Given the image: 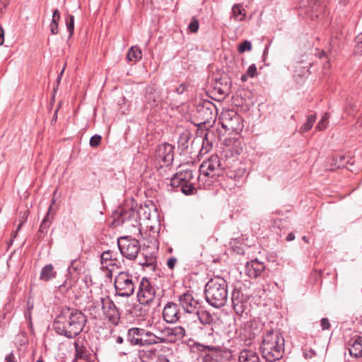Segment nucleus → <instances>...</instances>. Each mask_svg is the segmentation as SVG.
Listing matches in <instances>:
<instances>
[{
    "instance_id": "4d7b16f0",
    "label": "nucleus",
    "mask_w": 362,
    "mask_h": 362,
    "mask_svg": "<svg viewBox=\"0 0 362 362\" xmlns=\"http://www.w3.org/2000/svg\"><path fill=\"white\" fill-rule=\"evenodd\" d=\"M27 305H28V311L25 313V315L26 317H29L30 319V310L33 309V305H30L29 302L28 303Z\"/></svg>"
},
{
    "instance_id": "680f3d73",
    "label": "nucleus",
    "mask_w": 362,
    "mask_h": 362,
    "mask_svg": "<svg viewBox=\"0 0 362 362\" xmlns=\"http://www.w3.org/2000/svg\"><path fill=\"white\" fill-rule=\"evenodd\" d=\"M116 342L117 344H122L124 342V339L123 337H120V336H118L116 339Z\"/></svg>"
},
{
    "instance_id": "c756f323",
    "label": "nucleus",
    "mask_w": 362,
    "mask_h": 362,
    "mask_svg": "<svg viewBox=\"0 0 362 362\" xmlns=\"http://www.w3.org/2000/svg\"><path fill=\"white\" fill-rule=\"evenodd\" d=\"M156 329V332H151V336L153 337L151 338L152 345L159 344V343H165V341H163V339H165L164 328L162 329H160L159 327H157Z\"/></svg>"
},
{
    "instance_id": "7ed1b4c3",
    "label": "nucleus",
    "mask_w": 362,
    "mask_h": 362,
    "mask_svg": "<svg viewBox=\"0 0 362 362\" xmlns=\"http://www.w3.org/2000/svg\"><path fill=\"white\" fill-rule=\"evenodd\" d=\"M206 300L212 307L219 308L224 306L228 299L226 280L220 276L211 278L205 286Z\"/></svg>"
},
{
    "instance_id": "6ab92c4d",
    "label": "nucleus",
    "mask_w": 362,
    "mask_h": 362,
    "mask_svg": "<svg viewBox=\"0 0 362 362\" xmlns=\"http://www.w3.org/2000/svg\"><path fill=\"white\" fill-rule=\"evenodd\" d=\"M191 320L194 322L199 321L204 325H210L215 322L214 316L209 311L201 309V308H199Z\"/></svg>"
},
{
    "instance_id": "423d86ee",
    "label": "nucleus",
    "mask_w": 362,
    "mask_h": 362,
    "mask_svg": "<svg viewBox=\"0 0 362 362\" xmlns=\"http://www.w3.org/2000/svg\"><path fill=\"white\" fill-rule=\"evenodd\" d=\"M226 165L221 161L217 155H212L204 161L199 167L201 175L206 177H218L223 175Z\"/></svg>"
},
{
    "instance_id": "5701e85b",
    "label": "nucleus",
    "mask_w": 362,
    "mask_h": 362,
    "mask_svg": "<svg viewBox=\"0 0 362 362\" xmlns=\"http://www.w3.org/2000/svg\"><path fill=\"white\" fill-rule=\"evenodd\" d=\"M51 207L52 206H50L49 208V211H50ZM49 211L47 212V215L42 220V222L41 223L40 228L37 231V236L39 238H42L44 237L51 224V221L49 218Z\"/></svg>"
},
{
    "instance_id": "a19ab883",
    "label": "nucleus",
    "mask_w": 362,
    "mask_h": 362,
    "mask_svg": "<svg viewBox=\"0 0 362 362\" xmlns=\"http://www.w3.org/2000/svg\"><path fill=\"white\" fill-rule=\"evenodd\" d=\"M199 21L195 18H193L188 25V28L192 33H197L199 30Z\"/></svg>"
},
{
    "instance_id": "e2e57ef3",
    "label": "nucleus",
    "mask_w": 362,
    "mask_h": 362,
    "mask_svg": "<svg viewBox=\"0 0 362 362\" xmlns=\"http://www.w3.org/2000/svg\"><path fill=\"white\" fill-rule=\"evenodd\" d=\"M248 76H248L247 74L242 75V76H241V81H246L247 80V77H248Z\"/></svg>"
},
{
    "instance_id": "9d476101",
    "label": "nucleus",
    "mask_w": 362,
    "mask_h": 362,
    "mask_svg": "<svg viewBox=\"0 0 362 362\" xmlns=\"http://www.w3.org/2000/svg\"><path fill=\"white\" fill-rule=\"evenodd\" d=\"M197 117L200 120L201 124H210L215 122L217 109L213 103L204 100L197 105Z\"/></svg>"
},
{
    "instance_id": "7c9ffc66",
    "label": "nucleus",
    "mask_w": 362,
    "mask_h": 362,
    "mask_svg": "<svg viewBox=\"0 0 362 362\" xmlns=\"http://www.w3.org/2000/svg\"><path fill=\"white\" fill-rule=\"evenodd\" d=\"M173 343L182 339L185 336V329L180 326L171 328Z\"/></svg>"
},
{
    "instance_id": "b1692460",
    "label": "nucleus",
    "mask_w": 362,
    "mask_h": 362,
    "mask_svg": "<svg viewBox=\"0 0 362 362\" xmlns=\"http://www.w3.org/2000/svg\"><path fill=\"white\" fill-rule=\"evenodd\" d=\"M146 100L151 106H158V94L153 88H150L146 94Z\"/></svg>"
},
{
    "instance_id": "c9c22d12",
    "label": "nucleus",
    "mask_w": 362,
    "mask_h": 362,
    "mask_svg": "<svg viewBox=\"0 0 362 362\" xmlns=\"http://www.w3.org/2000/svg\"><path fill=\"white\" fill-rule=\"evenodd\" d=\"M328 119H329L328 114L325 113L322 115V118L320 119V122H318L316 128L320 131L325 130L327 128V124H328Z\"/></svg>"
},
{
    "instance_id": "49530a36",
    "label": "nucleus",
    "mask_w": 362,
    "mask_h": 362,
    "mask_svg": "<svg viewBox=\"0 0 362 362\" xmlns=\"http://www.w3.org/2000/svg\"><path fill=\"white\" fill-rule=\"evenodd\" d=\"M320 325L322 330H326L329 329L330 324L329 320L327 318H322L320 321Z\"/></svg>"
},
{
    "instance_id": "0eeeda50",
    "label": "nucleus",
    "mask_w": 362,
    "mask_h": 362,
    "mask_svg": "<svg viewBox=\"0 0 362 362\" xmlns=\"http://www.w3.org/2000/svg\"><path fill=\"white\" fill-rule=\"evenodd\" d=\"M151 332L144 328L132 327L127 333V341L132 346H148L152 345Z\"/></svg>"
},
{
    "instance_id": "c85d7f7f",
    "label": "nucleus",
    "mask_w": 362,
    "mask_h": 362,
    "mask_svg": "<svg viewBox=\"0 0 362 362\" xmlns=\"http://www.w3.org/2000/svg\"><path fill=\"white\" fill-rule=\"evenodd\" d=\"M156 356V350H141L139 351V357L142 362H150Z\"/></svg>"
},
{
    "instance_id": "6e6d98bb",
    "label": "nucleus",
    "mask_w": 362,
    "mask_h": 362,
    "mask_svg": "<svg viewBox=\"0 0 362 362\" xmlns=\"http://www.w3.org/2000/svg\"><path fill=\"white\" fill-rule=\"evenodd\" d=\"M4 42V30L1 27L0 28V45H2Z\"/></svg>"
},
{
    "instance_id": "a211bd4d",
    "label": "nucleus",
    "mask_w": 362,
    "mask_h": 362,
    "mask_svg": "<svg viewBox=\"0 0 362 362\" xmlns=\"http://www.w3.org/2000/svg\"><path fill=\"white\" fill-rule=\"evenodd\" d=\"M100 258L102 269H105L106 272H114L119 269V267L117 265V260L112 258V254L110 250L102 253Z\"/></svg>"
},
{
    "instance_id": "f704fd0d",
    "label": "nucleus",
    "mask_w": 362,
    "mask_h": 362,
    "mask_svg": "<svg viewBox=\"0 0 362 362\" xmlns=\"http://www.w3.org/2000/svg\"><path fill=\"white\" fill-rule=\"evenodd\" d=\"M203 362H223V361L221 356L218 354L214 353L206 354L203 358Z\"/></svg>"
},
{
    "instance_id": "f3484780",
    "label": "nucleus",
    "mask_w": 362,
    "mask_h": 362,
    "mask_svg": "<svg viewBox=\"0 0 362 362\" xmlns=\"http://www.w3.org/2000/svg\"><path fill=\"white\" fill-rule=\"evenodd\" d=\"M163 317L168 323L177 322L180 317L177 305L174 303H168L163 310Z\"/></svg>"
},
{
    "instance_id": "4be33fe9",
    "label": "nucleus",
    "mask_w": 362,
    "mask_h": 362,
    "mask_svg": "<svg viewBox=\"0 0 362 362\" xmlns=\"http://www.w3.org/2000/svg\"><path fill=\"white\" fill-rule=\"evenodd\" d=\"M155 289L148 291H139L137 298L141 304L147 305L152 302L155 298Z\"/></svg>"
},
{
    "instance_id": "09e8293b",
    "label": "nucleus",
    "mask_w": 362,
    "mask_h": 362,
    "mask_svg": "<svg viewBox=\"0 0 362 362\" xmlns=\"http://www.w3.org/2000/svg\"><path fill=\"white\" fill-rule=\"evenodd\" d=\"M314 356H315V351L313 349H305L303 351V356L306 359L312 358Z\"/></svg>"
},
{
    "instance_id": "69168bd1",
    "label": "nucleus",
    "mask_w": 362,
    "mask_h": 362,
    "mask_svg": "<svg viewBox=\"0 0 362 362\" xmlns=\"http://www.w3.org/2000/svg\"><path fill=\"white\" fill-rule=\"evenodd\" d=\"M205 347L209 350H213L214 349V347L212 346H206Z\"/></svg>"
},
{
    "instance_id": "de8ad7c7",
    "label": "nucleus",
    "mask_w": 362,
    "mask_h": 362,
    "mask_svg": "<svg viewBox=\"0 0 362 362\" xmlns=\"http://www.w3.org/2000/svg\"><path fill=\"white\" fill-rule=\"evenodd\" d=\"M94 304L95 303H93V305L90 307L89 310L90 314L93 315L95 318H97L98 316H99L100 312L99 309L96 305H94Z\"/></svg>"
},
{
    "instance_id": "e433bc0d",
    "label": "nucleus",
    "mask_w": 362,
    "mask_h": 362,
    "mask_svg": "<svg viewBox=\"0 0 362 362\" xmlns=\"http://www.w3.org/2000/svg\"><path fill=\"white\" fill-rule=\"evenodd\" d=\"M252 49V44L249 40H245L240 43L238 46V52L243 53L246 51H250Z\"/></svg>"
},
{
    "instance_id": "338daca9",
    "label": "nucleus",
    "mask_w": 362,
    "mask_h": 362,
    "mask_svg": "<svg viewBox=\"0 0 362 362\" xmlns=\"http://www.w3.org/2000/svg\"><path fill=\"white\" fill-rule=\"evenodd\" d=\"M303 240L305 242H306V243H308V238H307V237H306V236H303Z\"/></svg>"
},
{
    "instance_id": "603ef678",
    "label": "nucleus",
    "mask_w": 362,
    "mask_h": 362,
    "mask_svg": "<svg viewBox=\"0 0 362 362\" xmlns=\"http://www.w3.org/2000/svg\"><path fill=\"white\" fill-rule=\"evenodd\" d=\"M186 86L185 84H180L177 88H176V93L177 94H182L185 90Z\"/></svg>"
},
{
    "instance_id": "0e129e2a",
    "label": "nucleus",
    "mask_w": 362,
    "mask_h": 362,
    "mask_svg": "<svg viewBox=\"0 0 362 362\" xmlns=\"http://www.w3.org/2000/svg\"><path fill=\"white\" fill-rule=\"evenodd\" d=\"M23 223H24V221H22L19 223V225H18V228H17V230H20V228L22 227V226H23Z\"/></svg>"
},
{
    "instance_id": "f257e3e1",
    "label": "nucleus",
    "mask_w": 362,
    "mask_h": 362,
    "mask_svg": "<svg viewBox=\"0 0 362 362\" xmlns=\"http://www.w3.org/2000/svg\"><path fill=\"white\" fill-rule=\"evenodd\" d=\"M86 322V317L81 311L66 309L57 316L53 327L58 334L72 339L83 331Z\"/></svg>"
},
{
    "instance_id": "9b49d317",
    "label": "nucleus",
    "mask_w": 362,
    "mask_h": 362,
    "mask_svg": "<svg viewBox=\"0 0 362 362\" xmlns=\"http://www.w3.org/2000/svg\"><path fill=\"white\" fill-rule=\"evenodd\" d=\"M117 244L122 255L129 259L136 258L140 250L139 241L129 237H121Z\"/></svg>"
},
{
    "instance_id": "13d9d810",
    "label": "nucleus",
    "mask_w": 362,
    "mask_h": 362,
    "mask_svg": "<svg viewBox=\"0 0 362 362\" xmlns=\"http://www.w3.org/2000/svg\"><path fill=\"white\" fill-rule=\"evenodd\" d=\"M52 269L53 267L52 264H47L42 268L41 272H52Z\"/></svg>"
},
{
    "instance_id": "052dcab7",
    "label": "nucleus",
    "mask_w": 362,
    "mask_h": 362,
    "mask_svg": "<svg viewBox=\"0 0 362 362\" xmlns=\"http://www.w3.org/2000/svg\"><path fill=\"white\" fill-rule=\"evenodd\" d=\"M294 239H295V235L293 233H290L286 237L287 241H291V240H293Z\"/></svg>"
},
{
    "instance_id": "cd10ccee",
    "label": "nucleus",
    "mask_w": 362,
    "mask_h": 362,
    "mask_svg": "<svg viewBox=\"0 0 362 362\" xmlns=\"http://www.w3.org/2000/svg\"><path fill=\"white\" fill-rule=\"evenodd\" d=\"M233 17L237 21H243L245 16V9L240 4H235L232 8Z\"/></svg>"
},
{
    "instance_id": "473e14b6",
    "label": "nucleus",
    "mask_w": 362,
    "mask_h": 362,
    "mask_svg": "<svg viewBox=\"0 0 362 362\" xmlns=\"http://www.w3.org/2000/svg\"><path fill=\"white\" fill-rule=\"evenodd\" d=\"M213 136V133L211 132H208L205 134L204 137L203 139V144L202 149L200 150L201 153H206L211 148V143L209 141V136Z\"/></svg>"
},
{
    "instance_id": "6e6552de",
    "label": "nucleus",
    "mask_w": 362,
    "mask_h": 362,
    "mask_svg": "<svg viewBox=\"0 0 362 362\" xmlns=\"http://www.w3.org/2000/svg\"><path fill=\"white\" fill-rule=\"evenodd\" d=\"M97 304L98 306L101 305L103 313L109 322L113 325L119 324L121 313L110 296L100 298Z\"/></svg>"
},
{
    "instance_id": "20e7f679",
    "label": "nucleus",
    "mask_w": 362,
    "mask_h": 362,
    "mask_svg": "<svg viewBox=\"0 0 362 362\" xmlns=\"http://www.w3.org/2000/svg\"><path fill=\"white\" fill-rule=\"evenodd\" d=\"M250 297L240 290H234L232 293L233 308L235 313L234 317L235 325L240 327L250 319L251 308Z\"/></svg>"
},
{
    "instance_id": "72a5a7b5",
    "label": "nucleus",
    "mask_w": 362,
    "mask_h": 362,
    "mask_svg": "<svg viewBox=\"0 0 362 362\" xmlns=\"http://www.w3.org/2000/svg\"><path fill=\"white\" fill-rule=\"evenodd\" d=\"M316 120L315 115H310L307 118V122L300 127V132H306L309 131Z\"/></svg>"
},
{
    "instance_id": "f03ea898",
    "label": "nucleus",
    "mask_w": 362,
    "mask_h": 362,
    "mask_svg": "<svg viewBox=\"0 0 362 362\" xmlns=\"http://www.w3.org/2000/svg\"><path fill=\"white\" fill-rule=\"evenodd\" d=\"M285 340L277 330H267L262 337L260 351L267 361L275 362L283 358Z\"/></svg>"
},
{
    "instance_id": "a878e982",
    "label": "nucleus",
    "mask_w": 362,
    "mask_h": 362,
    "mask_svg": "<svg viewBox=\"0 0 362 362\" xmlns=\"http://www.w3.org/2000/svg\"><path fill=\"white\" fill-rule=\"evenodd\" d=\"M141 51L138 47H132L127 55V58L129 61H138L141 59Z\"/></svg>"
},
{
    "instance_id": "393cba45",
    "label": "nucleus",
    "mask_w": 362,
    "mask_h": 362,
    "mask_svg": "<svg viewBox=\"0 0 362 362\" xmlns=\"http://www.w3.org/2000/svg\"><path fill=\"white\" fill-rule=\"evenodd\" d=\"M265 267L262 262H259L257 259L252 260L250 262H247L246 269L249 272H263Z\"/></svg>"
},
{
    "instance_id": "a18cd8bd",
    "label": "nucleus",
    "mask_w": 362,
    "mask_h": 362,
    "mask_svg": "<svg viewBox=\"0 0 362 362\" xmlns=\"http://www.w3.org/2000/svg\"><path fill=\"white\" fill-rule=\"evenodd\" d=\"M250 77H254L257 74V68L255 64L250 65L246 73Z\"/></svg>"
},
{
    "instance_id": "864d4df0",
    "label": "nucleus",
    "mask_w": 362,
    "mask_h": 362,
    "mask_svg": "<svg viewBox=\"0 0 362 362\" xmlns=\"http://www.w3.org/2000/svg\"><path fill=\"white\" fill-rule=\"evenodd\" d=\"M5 359L6 362H17L15 361V356L12 353L6 356Z\"/></svg>"
},
{
    "instance_id": "bb28decb",
    "label": "nucleus",
    "mask_w": 362,
    "mask_h": 362,
    "mask_svg": "<svg viewBox=\"0 0 362 362\" xmlns=\"http://www.w3.org/2000/svg\"><path fill=\"white\" fill-rule=\"evenodd\" d=\"M60 19V13L58 9H55L52 13V20L50 24L52 34L56 35L58 33V21Z\"/></svg>"
},
{
    "instance_id": "2eb2a0df",
    "label": "nucleus",
    "mask_w": 362,
    "mask_h": 362,
    "mask_svg": "<svg viewBox=\"0 0 362 362\" xmlns=\"http://www.w3.org/2000/svg\"><path fill=\"white\" fill-rule=\"evenodd\" d=\"M136 211L132 206L125 205L119 207L114 213V222L117 226H120L125 222L134 219Z\"/></svg>"
},
{
    "instance_id": "37998d69",
    "label": "nucleus",
    "mask_w": 362,
    "mask_h": 362,
    "mask_svg": "<svg viewBox=\"0 0 362 362\" xmlns=\"http://www.w3.org/2000/svg\"><path fill=\"white\" fill-rule=\"evenodd\" d=\"M74 17L73 16H69V21H66V28L68 31L69 32L70 35H72L74 32Z\"/></svg>"
},
{
    "instance_id": "774afa93",
    "label": "nucleus",
    "mask_w": 362,
    "mask_h": 362,
    "mask_svg": "<svg viewBox=\"0 0 362 362\" xmlns=\"http://www.w3.org/2000/svg\"><path fill=\"white\" fill-rule=\"evenodd\" d=\"M36 362H43V361L41 358H40Z\"/></svg>"
},
{
    "instance_id": "79ce46f5",
    "label": "nucleus",
    "mask_w": 362,
    "mask_h": 362,
    "mask_svg": "<svg viewBox=\"0 0 362 362\" xmlns=\"http://www.w3.org/2000/svg\"><path fill=\"white\" fill-rule=\"evenodd\" d=\"M356 52L362 53V33L356 37Z\"/></svg>"
},
{
    "instance_id": "2f4dec72",
    "label": "nucleus",
    "mask_w": 362,
    "mask_h": 362,
    "mask_svg": "<svg viewBox=\"0 0 362 362\" xmlns=\"http://www.w3.org/2000/svg\"><path fill=\"white\" fill-rule=\"evenodd\" d=\"M173 343L182 339L185 336V329L180 326L171 328Z\"/></svg>"
},
{
    "instance_id": "58836bf2",
    "label": "nucleus",
    "mask_w": 362,
    "mask_h": 362,
    "mask_svg": "<svg viewBox=\"0 0 362 362\" xmlns=\"http://www.w3.org/2000/svg\"><path fill=\"white\" fill-rule=\"evenodd\" d=\"M170 327H165L164 328V337L163 341H165V343H173V334Z\"/></svg>"
},
{
    "instance_id": "dca6fc26",
    "label": "nucleus",
    "mask_w": 362,
    "mask_h": 362,
    "mask_svg": "<svg viewBox=\"0 0 362 362\" xmlns=\"http://www.w3.org/2000/svg\"><path fill=\"white\" fill-rule=\"evenodd\" d=\"M75 348L74 361L81 360L83 361H90L92 356L90 351L84 345L83 340L77 339L74 343Z\"/></svg>"
},
{
    "instance_id": "4468645a",
    "label": "nucleus",
    "mask_w": 362,
    "mask_h": 362,
    "mask_svg": "<svg viewBox=\"0 0 362 362\" xmlns=\"http://www.w3.org/2000/svg\"><path fill=\"white\" fill-rule=\"evenodd\" d=\"M221 126L228 131H237L242 127L240 116L234 111L228 110L222 114Z\"/></svg>"
},
{
    "instance_id": "8fccbe9b",
    "label": "nucleus",
    "mask_w": 362,
    "mask_h": 362,
    "mask_svg": "<svg viewBox=\"0 0 362 362\" xmlns=\"http://www.w3.org/2000/svg\"><path fill=\"white\" fill-rule=\"evenodd\" d=\"M177 262V259L175 257H170L168 259L167 262V265L170 269H173L175 267V265Z\"/></svg>"
},
{
    "instance_id": "ea45409f",
    "label": "nucleus",
    "mask_w": 362,
    "mask_h": 362,
    "mask_svg": "<svg viewBox=\"0 0 362 362\" xmlns=\"http://www.w3.org/2000/svg\"><path fill=\"white\" fill-rule=\"evenodd\" d=\"M101 140H102L101 136L95 134V135L91 136V138L90 139V142H89L90 146L91 147H97L100 144Z\"/></svg>"
},
{
    "instance_id": "5fc2aeb1",
    "label": "nucleus",
    "mask_w": 362,
    "mask_h": 362,
    "mask_svg": "<svg viewBox=\"0 0 362 362\" xmlns=\"http://www.w3.org/2000/svg\"><path fill=\"white\" fill-rule=\"evenodd\" d=\"M156 362H170V361L163 355L158 356Z\"/></svg>"
},
{
    "instance_id": "1a4fd4ad",
    "label": "nucleus",
    "mask_w": 362,
    "mask_h": 362,
    "mask_svg": "<svg viewBox=\"0 0 362 362\" xmlns=\"http://www.w3.org/2000/svg\"><path fill=\"white\" fill-rule=\"evenodd\" d=\"M116 294L122 297H129L134 291V283L129 273H118L115 279Z\"/></svg>"
},
{
    "instance_id": "39448f33",
    "label": "nucleus",
    "mask_w": 362,
    "mask_h": 362,
    "mask_svg": "<svg viewBox=\"0 0 362 362\" xmlns=\"http://www.w3.org/2000/svg\"><path fill=\"white\" fill-rule=\"evenodd\" d=\"M197 181L193 171L190 169L181 170L177 172L170 180V185L173 187H180L181 192L185 194H192L196 188L194 187Z\"/></svg>"
},
{
    "instance_id": "ddd939ff",
    "label": "nucleus",
    "mask_w": 362,
    "mask_h": 362,
    "mask_svg": "<svg viewBox=\"0 0 362 362\" xmlns=\"http://www.w3.org/2000/svg\"><path fill=\"white\" fill-rule=\"evenodd\" d=\"M179 302L185 312L183 317L185 320L188 316L192 318L201 307L199 300L195 299L192 293L189 291H187L180 295Z\"/></svg>"
},
{
    "instance_id": "aec40b11",
    "label": "nucleus",
    "mask_w": 362,
    "mask_h": 362,
    "mask_svg": "<svg viewBox=\"0 0 362 362\" xmlns=\"http://www.w3.org/2000/svg\"><path fill=\"white\" fill-rule=\"evenodd\" d=\"M349 351L352 356L362 357V337L358 336L356 339H352L349 344Z\"/></svg>"
},
{
    "instance_id": "bf43d9fd",
    "label": "nucleus",
    "mask_w": 362,
    "mask_h": 362,
    "mask_svg": "<svg viewBox=\"0 0 362 362\" xmlns=\"http://www.w3.org/2000/svg\"><path fill=\"white\" fill-rule=\"evenodd\" d=\"M65 66L66 65H64V66L63 67L62 70L61 71L59 75L58 76L57 78V86L59 85V83H60V81H61V78H62V76L64 71V69H65Z\"/></svg>"
},
{
    "instance_id": "4c0bfd02",
    "label": "nucleus",
    "mask_w": 362,
    "mask_h": 362,
    "mask_svg": "<svg viewBox=\"0 0 362 362\" xmlns=\"http://www.w3.org/2000/svg\"><path fill=\"white\" fill-rule=\"evenodd\" d=\"M150 289H154V288L151 286L150 282L147 279L143 278L141 281L140 282L139 291H148Z\"/></svg>"
},
{
    "instance_id": "412c9836",
    "label": "nucleus",
    "mask_w": 362,
    "mask_h": 362,
    "mask_svg": "<svg viewBox=\"0 0 362 362\" xmlns=\"http://www.w3.org/2000/svg\"><path fill=\"white\" fill-rule=\"evenodd\" d=\"M239 362H259V356L255 350L245 349L239 354Z\"/></svg>"
},
{
    "instance_id": "c03bdc74",
    "label": "nucleus",
    "mask_w": 362,
    "mask_h": 362,
    "mask_svg": "<svg viewBox=\"0 0 362 362\" xmlns=\"http://www.w3.org/2000/svg\"><path fill=\"white\" fill-rule=\"evenodd\" d=\"M56 273H40V279L43 281H49L55 277Z\"/></svg>"
},
{
    "instance_id": "3c124183",
    "label": "nucleus",
    "mask_w": 362,
    "mask_h": 362,
    "mask_svg": "<svg viewBox=\"0 0 362 362\" xmlns=\"http://www.w3.org/2000/svg\"><path fill=\"white\" fill-rule=\"evenodd\" d=\"M142 265H143V269H145L146 267H148V268H149L150 269H151L153 271H154L156 269V266L154 265V264L153 262L143 263Z\"/></svg>"
},
{
    "instance_id": "f8f14e48",
    "label": "nucleus",
    "mask_w": 362,
    "mask_h": 362,
    "mask_svg": "<svg viewBox=\"0 0 362 362\" xmlns=\"http://www.w3.org/2000/svg\"><path fill=\"white\" fill-rule=\"evenodd\" d=\"M174 147L164 143L159 145L155 153V160L160 168L168 167L173 163L174 159Z\"/></svg>"
}]
</instances>
